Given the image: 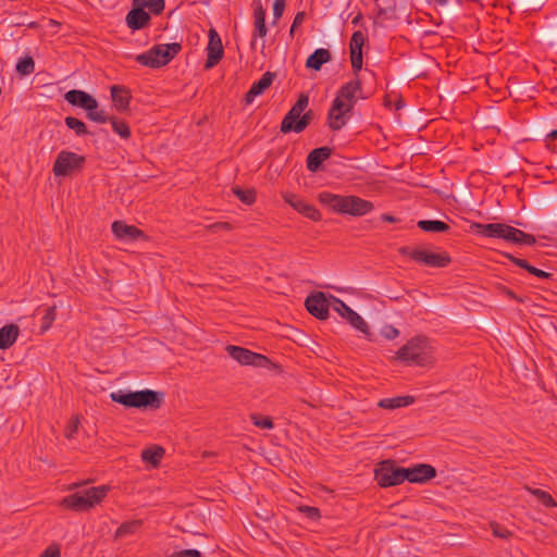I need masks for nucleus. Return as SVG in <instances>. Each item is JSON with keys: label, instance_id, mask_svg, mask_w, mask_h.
Here are the masks:
<instances>
[{"label": "nucleus", "instance_id": "obj_20", "mask_svg": "<svg viewBox=\"0 0 557 557\" xmlns=\"http://www.w3.org/2000/svg\"><path fill=\"white\" fill-rule=\"evenodd\" d=\"M364 37L361 32H356L350 40V60L351 65L356 71L362 66V45Z\"/></svg>", "mask_w": 557, "mask_h": 557}, {"label": "nucleus", "instance_id": "obj_54", "mask_svg": "<svg viewBox=\"0 0 557 557\" xmlns=\"http://www.w3.org/2000/svg\"><path fill=\"white\" fill-rule=\"evenodd\" d=\"M384 220H385V221H388V222H394V221H395V218H394V216H392V215H385V216H384Z\"/></svg>", "mask_w": 557, "mask_h": 557}, {"label": "nucleus", "instance_id": "obj_45", "mask_svg": "<svg viewBox=\"0 0 557 557\" xmlns=\"http://www.w3.org/2000/svg\"><path fill=\"white\" fill-rule=\"evenodd\" d=\"M55 318L54 308H51L47 311V314L44 318L42 330H48Z\"/></svg>", "mask_w": 557, "mask_h": 557}, {"label": "nucleus", "instance_id": "obj_56", "mask_svg": "<svg viewBox=\"0 0 557 557\" xmlns=\"http://www.w3.org/2000/svg\"><path fill=\"white\" fill-rule=\"evenodd\" d=\"M435 1H436L437 3H440V4H443V5H444V4H446V2H447V0H435Z\"/></svg>", "mask_w": 557, "mask_h": 557}, {"label": "nucleus", "instance_id": "obj_43", "mask_svg": "<svg viewBox=\"0 0 557 557\" xmlns=\"http://www.w3.org/2000/svg\"><path fill=\"white\" fill-rule=\"evenodd\" d=\"M168 557H201V553L197 549H186L174 553Z\"/></svg>", "mask_w": 557, "mask_h": 557}, {"label": "nucleus", "instance_id": "obj_2", "mask_svg": "<svg viewBox=\"0 0 557 557\" xmlns=\"http://www.w3.org/2000/svg\"><path fill=\"white\" fill-rule=\"evenodd\" d=\"M110 398L126 407L134 408H158L162 400V394L151 391V389H143V391H127V389H117L110 394Z\"/></svg>", "mask_w": 557, "mask_h": 557}, {"label": "nucleus", "instance_id": "obj_19", "mask_svg": "<svg viewBox=\"0 0 557 557\" xmlns=\"http://www.w3.org/2000/svg\"><path fill=\"white\" fill-rule=\"evenodd\" d=\"M435 476V469L429 465H418L406 469V480L412 483H423Z\"/></svg>", "mask_w": 557, "mask_h": 557}, {"label": "nucleus", "instance_id": "obj_38", "mask_svg": "<svg viewBox=\"0 0 557 557\" xmlns=\"http://www.w3.org/2000/svg\"><path fill=\"white\" fill-rule=\"evenodd\" d=\"M380 334L386 339H394L399 335V331L392 325L385 324L380 329Z\"/></svg>", "mask_w": 557, "mask_h": 557}, {"label": "nucleus", "instance_id": "obj_32", "mask_svg": "<svg viewBox=\"0 0 557 557\" xmlns=\"http://www.w3.org/2000/svg\"><path fill=\"white\" fill-rule=\"evenodd\" d=\"M15 69L20 75L25 76V75L30 74L35 69V63H34L33 58L29 55L20 58L16 63Z\"/></svg>", "mask_w": 557, "mask_h": 557}, {"label": "nucleus", "instance_id": "obj_15", "mask_svg": "<svg viewBox=\"0 0 557 557\" xmlns=\"http://www.w3.org/2000/svg\"><path fill=\"white\" fill-rule=\"evenodd\" d=\"M64 98L69 103L87 111L95 110L98 107L97 100L83 90H70L65 94Z\"/></svg>", "mask_w": 557, "mask_h": 557}, {"label": "nucleus", "instance_id": "obj_35", "mask_svg": "<svg viewBox=\"0 0 557 557\" xmlns=\"http://www.w3.org/2000/svg\"><path fill=\"white\" fill-rule=\"evenodd\" d=\"M65 123L71 129L75 131L78 135L87 133L85 124L75 117H66Z\"/></svg>", "mask_w": 557, "mask_h": 557}, {"label": "nucleus", "instance_id": "obj_42", "mask_svg": "<svg viewBox=\"0 0 557 557\" xmlns=\"http://www.w3.org/2000/svg\"><path fill=\"white\" fill-rule=\"evenodd\" d=\"M137 525H138V521H133V522L124 523L123 525H121L117 529L116 534L117 535H124V534H127V533H132L137 528Z\"/></svg>", "mask_w": 557, "mask_h": 557}, {"label": "nucleus", "instance_id": "obj_29", "mask_svg": "<svg viewBox=\"0 0 557 557\" xmlns=\"http://www.w3.org/2000/svg\"><path fill=\"white\" fill-rule=\"evenodd\" d=\"M164 455V449L160 446H151L143 450L141 459L150 465L157 467Z\"/></svg>", "mask_w": 557, "mask_h": 557}, {"label": "nucleus", "instance_id": "obj_46", "mask_svg": "<svg viewBox=\"0 0 557 557\" xmlns=\"http://www.w3.org/2000/svg\"><path fill=\"white\" fill-rule=\"evenodd\" d=\"M300 510L311 519H318L320 517L319 510L314 507H301Z\"/></svg>", "mask_w": 557, "mask_h": 557}, {"label": "nucleus", "instance_id": "obj_37", "mask_svg": "<svg viewBox=\"0 0 557 557\" xmlns=\"http://www.w3.org/2000/svg\"><path fill=\"white\" fill-rule=\"evenodd\" d=\"M530 492L536 496L544 505L554 507L556 506L555 500L546 492L541 490H530Z\"/></svg>", "mask_w": 557, "mask_h": 557}, {"label": "nucleus", "instance_id": "obj_10", "mask_svg": "<svg viewBox=\"0 0 557 557\" xmlns=\"http://www.w3.org/2000/svg\"><path fill=\"white\" fill-rule=\"evenodd\" d=\"M375 479L381 486H392L406 480V469L389 460L382 461L375 468Z\"/></svg>", "mask_w": 557, "mask_h": 557}, {"label": "nucleus", "instance_id": "obj_7", "mask_svg": "<svg viewBox=\"0 0 557 557\" xmlns=\"http://www.w3.org/2000/svg\"><path fill=\"white\" fill-rule=\"evenodd\" d=\"M178 44L158 45L149 52L138 54L136 59L144 65L159 67L166 64L180 51Z\"/></svg>", "mask_w": 557, "mask_h": 557}, {"label": "nucleus", "instance_id": "obj_24", "mask_svg": "<svg viewBox=\"0 0 557 557\" xmlns=\"http://www.w3.org/2000/svg\"><path fill=\"white\" fill-rule=\"evenodd\" d=\"M330 61V52L326 49H317L311 55L308 57L306 66L311 70L319 71L321 66Z\"/></svg>", "mask_w": 557, "mask_h": 557}, {"label": "nucleus", "instance_id": "obj_40", "mask_svg": "<svg viewBox=\"0 0 557 557\" xmlns=\"http://www.w3.org/2000/svg\"><path fill=\"white\" fill-rule=\"evenodd\" d=\"M112 123V126H113V129L122 137H127L128 134H129V131H128V127L122 123V122H119L116 120H112L111 121Z\"/></svg>", "mask_w": 557, "mask_h": 557}, {"label": "nucleus", "instance_id": "obj_47", "mask_svg": "<svg viewBox=\"0 0 557 557\" xmlns=\"http://www.w3.org/2000/svg\"><path fill=\"white\" fill-rule=\"evenodd\" d=\"M304 20H305V13H304V12H299V13L296 15V17H295V20H294V22H293V25H292V28H290V35H293V34H294V32H295L296 27H297L298 25H300V24L304 22Z\"/></svg>", "mask_w": 557, "mask_h": 557}, {"label": "nucleus", "instance_id": "obj_51", "mask_svg": "<svg viewBox=\"0 0 557 557\" xmlns=\"http://www.w3.org/2000/svg\"><path fill=\"white\" fill-rule=\"evenodd\" d=\"M78 426V419H75L73 424L70 426L67 431V436H72V434L77 430Z\"/></svg>", "mask_w": 557, "mask_h": 557}, {"label": "nucleus", "instance_id": "obj_33", "mask_svg": "<svg viewBox=\"0 0 557 557\" xmlns=\"http://www.w3.org/2000/svg\"><path fill=\"white\" fill-rule=\"evenodd\" d=\"M134 5L149 9L152 13H160L164 8V0H133Z\"/></svg>", "mask_w": 557, "mask_h": 557}, {"label": "nucleus", "instance_id": "obj_44", "mask_svg": "<svg viewBox=\"0 0 557 557\" xmlns=\"http://www.w3.org/2000/svg\"><path fill=\"white\" fill-rule=\"evenodd\" d=\"M88 116L95 121V122H99V123H103L107 121V115L104 114V112L102 111H96L95 110H91V111H88Z\"/></svg>", "mask_w": 557, "mask_h": 557}, {"label": "nucleus", "instance_id": "obj_8", "mask_svg": "<svg viewBox=\"0 0 557 557\" xmlns=\"http://www.w3.org/2000/svg\"><path fill=\"white\" fill-rule=\"evenodd\" d=\"M335 301H341L338 298L326 295L322 292H315L309 295L306 299L307 310L318 319L324 320L329 317V310L332 308L335 311Z\"/></svg>", "mask_w": 557, "mask_h": 557}, {"label": "nucleus", "instance_id": "obj_11", "mask_svg": "<svg viewBox=\"0 0 557 557\" xmlns=\"http://www.w3.org/2000/svg\"><path fill=\"white\" fill-rule=\"evenodd\" d=\"M231 357L243 366H252L258 368L276 369V364L271 362L265 356L252 352L246 348L230 345L226 347Z\"/></svg>", "mask_w": 557, "mask_h": 557}, {"label": "nucleus", "instance_id": "obj_34", "mask_svg": "<svg viewBox=\"0 0 557 557\" xmlns=\"http://www.w3.org/2000/svg\"><path fill=\"white\" fill-rule=\"evenodd\" d=\"M418 226L426 232H445L448 225L441 221H419Z\"/></svg>", "mask_w": 557, "mask_h": 557}, {"label": "nucleus", "instance_id": "obj_31", "mask_svg": "<svg viewBox=\"0 0 557 557\" xmlns=\"http://www.w3.org/2000/svg\"><path fill=\"white\" fill-rule=\"evenodd\" d=\"M111 95L115 107L119 110H124L128 104V97L126 92L120 87L113 86L111 88Z\"/></svg>", "mask_w": 557, "mask_h": 557}, {"label": "nucleus", "instance_id": "obj_36", "mask_svg": "<svg viewBox=\"0 0 557 557\" xmlns=\"http://www.w3.org/2000/svg\"><path fill=\"white\" fill-rule=\"evenodd\" d=\"M234 194L245 203L250 205L255 199V193L251 189L244 190L239 187H234Z\"/></svg>", "mask_w": 557, "mask_h": 557}, {"label": "nucleus", "instance_id": "obj_55", "mask_svg": "<svg viewBox=\"0 0 557 557\" xmlns=\"http://www.w3.org/2000/svg\"><path fill=\"white\" fill-rule=\"evenodd\" d=\"M548 137L557 138V131L552 132Z\"/></svg>", "mask_w": 557, "mask_h": 557}, {"label": "nucleus", "instance_id": "obj_22", "mask_svg": "<svg viewBox=\"0 0 557 557\" xmlns=\"http://www.w3.org/2000/svg\"><path fill=\"white\" fill-rule=\"evenodd\" d=\"M150 20L149 14L143 7L134 5L133 10L126 15V24L133 29L144 27Z\"/></svg>", "mask_w": 557, "mask_h": 557}, {"label": "nucleus", "instance_id": "obj_52", "mask_svg": "<svg viewBox=\"0 0 557 557\" xmlns=\"http://www.w3.org/2000/svg\"><path fill=\"white\" fill-rule=\"evenodd\" d=\"M513 262L525 270H528V268H531V265H529L524 260L521 259H513Z\"/></svg>", "mask_w": 557, "mask_h": 557}, {"label": "nucleus", "instance_id": "obj_27", "mask_svg": "<svg viewBox=\"0 0 557 557\" xmlns=\"http://www.w3.org/2000/svg\"><path fill=\"white\" fill-rule=\"evenodd\" d=\"M18 335V329L15 325H5L0 330V349H7L14 344Z\"/></svg>", "mask_w": 557, "mask_h": 557}, {"label": "nucleus", "instance_id": "obj_21", "mask_svg": "<svg viewBox=\"0 0 557 557\" xmlns=\"http://www.w3.org/2000/svg\"><path fill=\"white\" fill-rule=\"evenodd\" d=\"M285 200L299 213L306 215L307 218L318 221L321 219L320 212L311 205L297 199L294 195H285Z\"/></svg>", "mask_w": 557, "mask_h": 557}, {"label": "nucleus", "instance_id": "obj_30", "mask_svg": "<svg viewBox=\"0 0 557 557\" xmlns=\"http://www.w3.org/2000/svg\"><path fill=\"white\" fill-rule=\"evenodd\" d=\"M413 403V397L411 396H399L395 398H386L382 399L379 403V406L386 409H396L400 407H406Z\"/></svg>", "mask_w": 557, "mask_h": 557}, {"label": "nucleus", "instance_id": "obj_53", "mask_svg": "<svg viewBox=\"0 0 557 557\" xmlns=\"http://www.w3.org/2000/svg\"><path fill=\"white\" fill-rule=\"evenodd\" d=\"M81 485H82V483H74V484H72V485H70V486H69V490H70V491H73V490L77 488V487H78V486H81Z\"/></svg>", "mask_w": 557, "mask_h": 557}, {"label": "nucleus", "instance_id": "obj_23", "mask_svg": "<svg viewBox=\"0 0 557 557\" xmlns=\"http://www.w3.org/2000/svg\"><path fill=\"white\" fill-rule=\"evenodd\" d=\"M272 81L273 74L270 72L265 73L260 81L251 86L246 96V102L250 103L255 97L261 95L272 84Z\"/></svg>", "mask_w": 557, "mask_h": 557}, {"label": "nucleus", "instance_id": "obj_3", "mask_svg": "<svg viewBox=\"0 0 557 557\" xmlns=\"http://www.w3.org/2000/svg\"><path fill=\"white\" fill-rule=\"evenodd\" d=\"M431 352L432 346L428 339L424 336H414L397 350L394 359L424 366L430 361Z\"/></svg>", "mask_w": 557, "mask_h": 557}, {"label": "nucleus", "instance_id": "obj_49", "mask_svg": "<svg viewBox=\"0 0 557 557\" xmlns=\"http://www.w3.org/2000/svg\"><path fill=\"white\" fill-rule=\"evenodd\" d=\"M492 529H493V533L496 535V536H499V537H505L507 536L508 532L503 530L498 524L496 523H493L492 524Z\"/></svg>", "mask_w": 557, "mask_h": 557}, {"label": "nucleus", "instance_id": "obj_41", "mask_svg": "<svg viewBox=\"0 0 557 557\" xmlns=\"http://www.w3.org/2000/svg\"><path fill=\"white\" fill-rule=\"evenodd\" d=\"M251 419L253 421V424L257 425V426L264 428V429H272L273 428L272 421L270 419H268V418H262V417L253 414L251 417Z\"/></svg>", "mask_w": 557, "mask_h": 557}, {"label": "nucleus", "instance_id": "obj_13", "mask_svg": "<svg viewBox=\"0 0 557 557\" xmlns=\"http://www.w3.org/2000/svg\"><path fill=\"white\" fill-rule=\"evenodd\" d=\"M335 311L347 322H349L352 327H355L356 330L360 331L361 333L366 334L369 337L371 336L369 332V326L361 315H359L356 311H354L343 301H335Z\"/></svg>", "mask_w": 557, "mask_h": 557}, {"label": "nucleus", "instance_id": "obj_39", "mask_svg": "<svg viewBox=\"0 0 557 557\" xmlns=\"http://www.w3.org/2000/svg\"><path fill=\"white\" fill-rule=\"evenodd\" d=\"M284 7H285V0H274V3H273L274 21H273V23H275L282 16Z\"/></svg>", "mask_w": 557, "mask_h": 557}, {"label": "nucleus", "instance_id": "obj_4", "mask_svg": "<svg viewBox=\"0 0 557 557\" xmlns=\"http://www.w3.org/2000/svg\"><path fill=\"white\" fill-rule=\"evenodd\" d=\"M478 233L488 236L503 238L507 242L515 244H524L532 245L535 239L533 236L524 234L520 230H517L512 226L503 223H491V224H473V226Z\"/></svg>", "mask_w": 557, "mask_h": 557}, {"label": "nucleus", "instance_id": "obj_9", "mask_svg": "<svg viewBox=\"0 0 557 557\" xmlns=\"http://www.w3.org/2000/svg\"><path fill=\"white\" fill-rule=\"evenodd\" d=\"M309 102V98L306 95H301L297 101V103L292 108L288 114L285 116L282 123V131L289 132L294 129L295 132H301L309 120V113H306L301 116V113L307 108Z\"/></svg>", "mask_w": 557, "mask_h": 557}, {"label": "nucleus", "instance_id": "obj_6", "mask_svg": "<svg viewBox=\"0 0 557 557\" xmlns=\"http://www.w3.org/2000/svg\"><path fill=\"white\" fill-rule=\"evenodd\" d=\"M110 486L102 485L76 492L62 500V505L75 510H86L100 503Z\"/></svg>", "mask_w": 557, "mask_h": 557}, {"label": "nucleus", "instance_id": "obj_12", "mask_svg": "<svg viewBox=\"0 0 557 557\" xmlns=\"http://www.w3.org/2000/svg\"><path fill=\"white\" fill-rule=\"evenodd\" d=\"M84 161V158L70 151H62L59 153L53 173L57 176H65L75 169H78Z\"/></svg>", "mask_w": 557, "mask_h": 557}, {"label": "nucleus", "instance_id": "obj_5", "mask_svg": "<svg viewBox=\"0 0 557 557\" xmlns=\"http://www.w3.org/2000/svg\"><path fill=\"white\" fill-rule=\"evenodd\" d=\"M478 233L488 236L503 238L507 242L515 244H524L532 245L535 239L533 236L524 234L520 230H517L512 226L503 223H491V224H473V226Z\"/></svg>", "mask_w": 557, "mask_h": 557}, {"label": "nucleus", "instance_id": "obj_26", "mask_svg": "<svg viewBox=\"0 0 557 557\" xmlns=\"http://www.w3.org/2000/svg\"><path fill=\"white\" fill-rule=\"evenodd\" d=\"M331 150L326 147H321L311 151L308 157V169L317 171L320 164L330 157Z\"/></svg>", "mask_w": 557, "mask_h": 557}, {"label": "nucleus", "instance_id": "obj_18", "mask_svg": "<svg viewBox=\"0 0 557 557\" xmlns=\"http://www.w3.org/2000/svg\"><path fill=\"white\" fill-rule=\"evenodd\" d=\"M372 203L360 198L348 196L345 197L342 213L351 215H363L372 210Z\"/></svg>", "mask_w": 557, "mask_h": 557}, {"label": "nucleus", "instance_id": "obj_16", "mask_svg": "<svg viewBox=\"0 0 557 557\" xmlns=\"http://www.w3.org/2000/svg\"><path fill=\"white\" fill-rule=\"evenodd\" d=\"M112 231L124 243H133L144 238V234L139 230L120 221L112 224Z\"/></svg>", "mask_w": 557, "mask_h": 557}, {"label": "nucleus", "instance_id": "obj_14", "mask_svg": "<svg viewBox=\"0 0 557 557\" xmlns=\"http://www.w3.org/2000/svg\"><path fill=\"white\" fill-rule=\"evenodd\" d=\"M208 60L206 67H213L223 55V46L219 34L211 28L209 30Z\"/></svg>", "mask_w": 557, "mask_h": 557}, {"label": "nucleus", "instance_id": "obj_17", "mask_svg": "<svg viewBox=\"0 0 557 557\" xmlns=\"http://www.w3.org/2000/svg\"><path fill=\"white\" fill-rule=\"evenodd\" d=\"M412 258L424 262L432 267H445L449 261L448 255L445 252H433L426 250H416L412 252Z\"/></svg>", "mask_w": 557, "mask_h": 557}, {"label": "nucleus", "instance_id": "obj_48", "mask_svg": "<svg viewBox=\"0 0 557 557\" xmlns=\"http://www.w3.org/2000/svg\"><path fill=\"white\" fill-rule=\"evenodd\" d=\"M41 557H60V550L58 547H49L45 550Z\"/></svg>", "mask_w": 557, "mask_h": 557}, {"label": "nucleus", "instance_id": "obj_25", "mask_svg": "<svg viewBox=\"0 0 557 557\" xmlns=\"http://www.w3.org/2000/svg\"><path fill=\"white\" fill-rule=\"evenodd\" d=\"M265 35V10L262 8L260 0H257L255 8V36L264 37Z\"/></svg>", "mask_w": 557, "mask_h": 557}, {"label": "nucleus", "instance_id": "obj_50", "mask_svg": "<svg viewBox=\"0 0 557 557\" xmlns=\"http://www.w3.org/2000/svg\"><path fill=\"white\" fill-rule=\"evenodd\" d=\"M528 271L539 277H547L548 276V273L542 271V270H539L534 267H531V268H528Z\"/></svg>", "mask_w": 557, "mask_h": 557}, {"label": "nucleus", "instance_id": "obj_28", "mask_svg": "<svg viewBox=\"0 0 557 557\" xmlns=\"http://www.w3.org/2000/svg\"><path fill=\"white\" fill-rule=\"evenodd\" d=\"M318 198L320 202L323 203L324 206L331 208L336 212L342 213L345 197L333 195L330 193H321Z\"/></svg>", "mask_w": 557, "mask_h": 557}, {"label": "nucleus", "instance_id": "obj_1", "mask_svg": "<svg viewBox=\"0 0 557 557\" xmlns=\"http://www.w3.org/2000/svg\"><path fill=\"white\" fill-rule=\"evenodd\" d=\"M360 89L359 82H349L338 92L330 110V126L339 129L347 122V114L356 102V92Z\"/></svg>", "mask_w": 557, "mask_h": 557}]
</instances>
